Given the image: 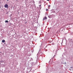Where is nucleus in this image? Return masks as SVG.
I'll return each instance as SVG.
<instances>
[{"label": "nucleus", "instance_id": "obj_1", "mask_svg": "<svg viewBox=\"0 0 73 73\" xmlns=\"http://www.w3.org/2000/svg\"><path fill=\"white\" fill-rule=\"evenodd\" d=\"M4 7H5V8H8V5H7V4H6L4 5Z\"/></svg>", "mask_w": 73, "mask_h": 73}, {"label": "nucleus", "instance_id": "obj_2", "mask_svg": "<svg viewBox=\"0 0 73 73\" xmlns=\"http://www.w3.org/2000/svg\"><path fill=\"white\" fill-rule=\"evenodd\" d=\"M2 42H5V40H2Z\"/></svg>", "mask_w": 73, "mask_h": 73}, {"label": "nucleus", "instance_id": "obj_3", "mask_svg": "<svg viewBox=\"0 0 73 73\" xmlns=\"http://www.w3.org/2000/svg\"><path fill=\"white\" fill-rule=\"evenodd\" d=\"M5 23H8V21H5Z\"/></svg>", "mask_w": 73, "mask_h": 73}, {"label": "nucleus", "instance_id": "obj_4", "mask_svg": "<svg viewBox=\"0 0 73 73\" xmlns=\"http://www.w3.org/2000/svg\"><path fill=\"white\" fill-rule=\"evenodd\" d=\"M44 19H47V18H46V17H45L44 18Z\"/></svg>", "mask_w": 73, "mask_h": 73}, {"label": "nucleus", "instance_id": "obj_5", "mask_svg": "<svg viewBox=\"0 0 73 73\" xmlns=\"http://www.w3.org/2000/svg\"><path fill=\"white\" fill-rule=\"evenodd\" d=\"M48 11V9H46V11Z\"/></svg>", "mask_w": 73, "mask_h": 73}, {"label": "nucleus", "instance_id": "obj_6", "mask_svg": "<svg viewBox=\"0 0 73 73\" xmlns=\"http://www.w3.org/2000/svg\"><path fill=\"white\" fill-rule=\"evenodd\" d=\"M70 68H73V67H70Z\"/></svg>", "mask_w": 73, "mask_h": 73}, {"label": "nucleus", "instance_id": "obj_7", "mask_svg": "<svg viewBox=\"0 0 73 73\" xmlns=\"http://www.w3.org/2000/svg\"><path fill=\"white\" fill-rule=\"evenodd\" d=\"M47 1H49V0H46Z\"/></svg>", "mask_w": 73, "mask_h": 73}, {"label": "nucleus", "instance_id": "obj_8", "mask_svg": "<svg viewBox=\"0 0 73 73\" xmlns=\"http://www.w3.org/2000/svg\"><path fill=\"white\" fill-rule=\"evenodd\" d=\"M41 5H39V7H41Z\"/></svg>", "mask_w": 73, "mask_h": 73}, {"label": "nucleus", "instance_id": "obj_9", "mask_svg": "<svg viewBox=\"0 0 73 73\" xmlns=\"http://www.w3.org/2000/svg\"><path fill=\"white\" fill-rule=\"evenodd\" d=\"M7 1H9V0H7Z\"/></svg>", "mask_w": 73, "mask_h": 73}, {"label": "nucleus", "instance_id": "obj_10", "mask_svg": "<svg viewBox=\"0 0 73 73\" xmlns=\"http://www.w3.org/2000/svg\"><path fill=\"white\" fill-rule=\"evenodd\" d=\"M43 20H45V19H43Z\"/></svg>", "mask_w": 73, "mask_h": 73}, {"label": "nucleus", "instance_id": "obj_11", "mask_svg": "<svg viewBox=\"0 0 73 73\" xmlns=\"http://www.w3.org/2000/svg\"><path fill=\"white\" fill-rule=\"evenodd\" d=\"M40 8H41V6L40 7Z\"/></svg>", "mask_w": 73, "mask_h": 73}]
</instances>
